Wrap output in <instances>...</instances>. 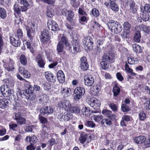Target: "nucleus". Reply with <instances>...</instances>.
<instances>
[{"instance_id":"9d476101","label":"nucleus","mask_w":150,"mask_h":150,"mask_svg":"<svg viewBox=\"0 0 150 150\" xmlns=\"http://www.w3.org/2000/svg\"><path fill=\"white\" fill-rule=\"evenodd\" d=\"M84 81L85 85L88 86H91L94 82L93 77L90 75L85 76L84 77Z\"/></svg>"},{"instance_id":"e2e57ef3","label":"nucleus","mask_w":150,"mask_h":150,"mask_svg":"<svg viewBox=\"0 0 150 150\" xmlns=\"http://www.w3.org/2000/svg\"><path fill=\"white\" fill-rule=\"evenodd\" d=\"M26 149L27 150H35V147L34 146L33 143H31L30 145L27 146Z\"/></svg>"},{"instance_id":"dca6fc26","label":"nucleus","mask_w":150,"mask_h":150,"mask_svg":"<svg viewBox=\"0 0 150 150\" xmlns=\"http://www.w3.org/2000/svg\"><path fill=\"white\" fill-rule=\"evenodd\" d=\"M57 78L59 82L63 83L65 81V77L63 72L62 70H59L57 73Z\"/></svg>"},{"instance_id":"f3484780","label":"nucleus","mask_w":150,"mask_h":150,"mask_svg":"<svg viewBox=\"0 0 150 150\" xmlns=\"http://www.w3.org/2000/svg\"><path fill=\"white\" fill-rule=\"evenodd\" d=\"M58 104L59 107L63 108L65 110L71 108L70 102L67 100H64L61 102L59 103Z\"/></svg>"},{"instance_id":"393cba45","label":"nucleus","mask_w":150,"mask_h":150,"mask_svg":"<svg viewBox=\"0 0 150 150\" xmlns=\"http://www.w3.org/2000/svg\"><path fill=\"white\" fill-rule=\"evenodd\" d=\"M87 137V134L85 133H82L79 138V140L82 144H84L85 142Z\"/></svg>"},{"instance_id":"a878e982","label":"nucleus","mask_w":150,"mask_h":150,"mask_svg":"<svg viewBox=\"0 0 150 150\" xmlns=\"http://www.w3.org/2000/svg\"><path fill=\"white\" fill-rule=\"evenodd\" d=\"M101 86L100 83H99L96 85H93L92 87L91 88V90L93 92L97 93L100 90Z\"/></svg>"},{"instance_id":"338daca9","label":"nucleus","mask_w":150,"mask_h":150,"mask_svg":"<svg viewBox=\"0 0 150 150\" xmlns=\"http://www.w3.org/2000/svg\"><path fill=\"white\" fill-rule=\"evenodd\" d=\"M17 38H22L23 36V33L22 30L20 29H18L17 31Z\"/></svg>"},{"instance_id":"5fc2aeb1","label":"nucleus","mask_w":150,"mask_h":150,"mask_svg":"<svg viewBox=\"0 0 150 150\" xmlns=\"http://www.w3.org/2000/svg\"><path fill=\"white\" fill-rule=\"evenodd\" d=\"M53 11L51 8H47L46 11L47 16L49 17H52L53 15Z\"/></svg>"},{"instance_id":"4d7b16f0","label":"nucleus","mask_w":150,"mask_h":150,"mask_svg":"<svg viewBox=\"0 0 150 150\" xmlns=\"http://www.w3.org/2000/svg\"><path fill=\"white\" fill-rule=\"evenodd\" d=\"M4 43L2 35L0 33V55L1 54L2 50V47L3 46Z\"/></svg>"},{"instance_id":"49530a36","label":"nucleus","mask_w":150,"mask_h":150,"mask_svg":"<svg viewBox=\"0 0 150 150\" xmlns=\"http://www.w3.org/2000/svg\"><path fill=\"white\" fill-rule=\"evenodd\" d=\"M75 90H76L77 91L81 96L83 95L85 93V90L83 87H77L75 88Z\"/></svg>"},{"instance_id":"a18cd8bd","label":"nucleus","mask_w":150,"mask_h":150,"mask_svg":"<svg viewBox=\"0 0 150 150\" xmlns=\"http://www.w3.org/2000/svg\"><path fill=\"white\" fill-rule=\"evenodd\" d=\"M70 110L71 111V112L76 113H79L80 111V110L79 108L77 106L71 107Z\"/></svg>"},{"instance_id":"a211bd4d","label":"nucleus","mask_w":150,"mask_h":150,"mask_svg":"<svg viewBox=\"0 0 150 150\" xmlns=\"http://www.w3.org/2000/svg\"><path fill=\"white\" fill-rule=\"evenodd\" d=\"M36 60L38 63V66L40 68L44 67L45 62L42 58L40 54H38L37 56Z\"/></svg>"},{"instance_id":"052dcab7","label":"nucleus","mask_w":150,"mask_h":150,"mask_svg":"<svg viewBox=\"0 0 150 150\" xmlns=\"http://www.w3.org/2000/svg\"><path fill=\"white\" fill-rule=\"evenodd\" d=\"M38 140L37 137L33 135L30 137V142L31 143L32 142L34 143H35Z\"/></svg>"},{"instance_id":"c756f323","label":"nucleus","mask_w":150,"mask_h":150,"mask_svg":"<svg viewBox=\"0 0 150 150\" xmlns=\"http://www.w3.org/2000/svg\"><path fill=\"white\" fill-rule=\"evenodd\" d=\"M106 61H107L103 59V58H102V61L100 62V64L102 69L103 70L107 69L109 67L108 64Z\"/></svg>"},{"instance_id":"4468645a","label":"nucleus","mask_w":150,"mask_h":150,"mask_svg":"<svg viewBox=\"0 0 150 150\" xmlns=\"http://www.w3.org/2000/svg\"><path fill=\"white\" fill-rule=\"evenodd\" d=\"M127 6H129L130 10L131 12L135 13L137 12L135 3L133 0H128L127 2Z\"/></svg>"},{"instance_id":"20e7f679","label":"nucleus","mask_w":150,"mask_h":150,"mask_svg":"<svg viewBox=\"0 0 150 150\" xmlns=\"http://www.w3.org/2000/svg\"><path fill=\"white\" fill-rule=\"evenodd\" d=\"M84 47L86 50H91L93 47V39L90 37L88 36L84 38L83 41Z\"/></svg>"},{"instance_id":"7c9ffc66","label":"nucleus","mask_w":150,"mask_h":150,"mask_svg":"<svg viewBox=\"0 0 150 150\" xmlns=\"http://www.w3.org/2000/svg\"><path fill=\"white\" fill-rule=\"evenodd\" d=\"M101 124L104 126H105V124L108 126L112 124V121L110 120L107 119L105 118L103 119L101 121Z\"/></svg>"},{"instance_id":"c03bdc74","label":"nucleus","mask_w":150,"mask_h":150,"mask_svg":"<svg viewBox=\"0 0 150 150\" xmlns=\"http://www.w3.org/2000/svg\"><path fill=\"white\" fill-rule=\"evenodd\" d=\"M64 45L62 44L59 42L57 46V51L59 54L63 50L64 48Z\"/></svg>"},{"instance_id":"f704fd0d","label":"nucleus","mask_w":150,"mask_h":150,"mask_svg":"<svg viewBox=\"0 0 150 150\" xmlns=\"http://www.w3.org/2000/svg\"><path fill=\"white\" fill-rule=\"evenodd\" d=\"M14 62L11 59H10L9 61V65L7 68V70L8 71H11L14 69L13 64Z\"/></svg>"},{"instance_id":"f8f14e48","label":"nucleus","mask_w":150,"mask_h":150,"mask_svg":"<svg viewBox=\"0 0 150 150\" xmlns=\"http://www.w3.org/2000/svg\"><path fill=\"white\" fill-rule=\"evenodd\" d=\"M53 112V109L51 107L43 106L40 110V112L42 115H49Z\"/></svg>"},{"instance_id":"ddd939ff","label":"nucleus","mask_w":150,"mask_h":150,"mask_svg":"<svg viewBox=\"0 0 150 150\" xmlns=\"http://www.w3.org/2000/svg\"><path fill=\"white\" fill-rule=\"evenodd\" d=\"M45 76L47 80L50 82L54 83L56 81V77L50 71H46L45 73Z\"/></svg>"},{"instance_id":"bf43d9fd","label":"nucleus","mask_w":150,"mask_h":150,"mask_svg":"<svg viewBox=\"0 0 150 150\" xmlns=\"http://www.w3.org/2000/svg\"><path fill=\"white\" fill-rule=\"evenodd\" d=\"M111 112V111L105 109L103 110H102V113L108 117H109V115H110V113Z\"/></svg>"},{"instance_id":"7ed1b4c3","label":"nucleus","mask_w":150,"mask_h":150,"mask_svg":"<svg viewBox=\"0 0 150 150\" xmlns=\"http://www.w3.org/2000/svg\"><path fill=\"white\" fill-rule=\"evenodd\" d=\"M0 91L1 94L5 97H8L10 96L13 98V91L12 89H11L9 87H5V85H2L0 87Z\"/></svg>"},{"instance_id":"6e6d98bb","label":"nucleus","mask_w":150,"mask_h":150,"mask_svg":"<svg viewBox=\"0 0 150 150\" xmlns=\"http://www.w3.org/2000/svg\"><path fill=\"white\" fill-rule=\"evenodd\" d=\"M29 6L28 3H26V4L23 5L21 6V11L22 12L25 11L27 10L28 7Z\"/></svg>"},{"instance_id":"0eeeda50","label":"nucleus","mask_w":150,"mask_h":150,"mask_svg":"<svg viewBox=\"0 0 150 150\" xmlns=\"http://www.w3.org/2000/svg\"><path fill=\"white\" fill-rule=\"evenodd\" d=\"M100 101L95 98H92L90 99V105L94 110H98L100 106Z\"/></svg>"},{"instance_id":"8fccbe9b","label":"nucleus","mask_w":150,"mask_h":150,"mask_svg":"<svg viewBox=\"0 0 150 150\" xmlns=\"http://www.w3.org/2000/svg\"><path fill=\"white\" fill-rule=\"evenodd\" d=\"M139 116L140 120H143L146 117L145 114L143 111L139 112Z\"/></svg>"},{"instance_id":"2eb2a0df","label":"nucleus","mask_w":150,"mask_h":150,"mask_svg":"<svg viewBox=\"0 0 150 150\" xmlns=\"http://www.w3.org/2000/svg\"><path fill=\"white\" fill-rule=\"evenodd\" d=\"M48 28L52 31H56L59 29V26L57 23L54 21H51L50 23H47Z\"/></svg>"},{"instance_id":"ea45409f","label":"nucleus","mask_w":150,"mask_h":150,"mask_svg":"<svg viewBox=\"0 0 150 150\" xmlns=\"http://www.w3.org/2000/svg\"><path fill=\"white\" fill-rule=\"evenodd\" d=\"M44 52L50 62H51L52 59V55L50 53V51L49 49L45 50Z\"/></svg>"},{"instance_id":"69168bd1","label":"nucleus","mask_w":150,"mask_h":150,"mask_svg":"<svg viewBox=\"0 0 150 150\" xmlns=\"http://www.w3.org/2000/svg\"><path fill=\"white\" fill-rule=\"evenodd\" d=\"M47 102V99L46 98H41L39 99V103L41 105H44Z\"/></svg>"},{"instance_id":"37998d69","label":"nucleus","mask_w":150,"mask_h":150,"mask_svg":"<svg viewBox=\"0 0 150 150\" xmlns=\"http://www.w3.org/2000/svg\"><path fill=\"white\" fill-rule=\"evenodd\" d=\"M13 9L15 12L19 14L21 13V9L18 4L15 3L14 5Z\"/></svg>"},{"instance_id":"864d4df0","label":"nucleus","mask_w":150,"mask_h":150,"mask_svg":"<svg viewBox=\"0 0 150 150\" xmlns=\"http://www.w3.org/2000/svg\"><path fill=\"white\" fill-rule=\"evenodd\" d=\"M108 41L106 40L99 39L97 41V45L100 46L104 44L106 45V43Z\"/></svg>"},{"instance_id":"9b49d317","label":"nucleus","mask_w":150,"mask_h":150,"mask_svg":"<svg viewBox=\"0 0 150 150\" xmlns=\"http://www.w3.org/2000/svg\"><path fill=\"white\" fill-rule=\"evenodd\" d=\"M15 119L17 121L18 124L20 125H24L26 124V120L24 118L21 117L20 113L18 112L15 113Z\"/></svg>"},{"instance_id":"5701e85b","label":"nucleus","mask_w":150,"mask_h":150,"mask_svg":"<svg viewBox=\"0 0 150 150\" xmlns=\"http://www.w3.org/2000/svg\"><path fill=\"white\" fill-rule=\"evenodd\" d=\"M59 42L62 44L63 45H65L67 47H69V45L68 42V39L64 36L63 35L62 36L61 40Z\"/></svg>"},{"instance_id":"473e14b6","label":"nucleus","mask_w":150,"mask_h":150,"mask_svg":"<svg viewBox=\"0 0 150 150\" xmlns=\"http://www.w3.org/2000/svg\"><path fill=\"white\" fill-rule=\"evenodd\" d=\"M112 91L114 96L116 97L119 94L120 91V89L117 86H114Z\"/></svg>"},{"instance_id":"c85d7f7f","label":"nucleus","mask_w":150,"mask_h":150,"mask_svg":"<svg viewBox=\"0 0 150 150\" xmlns=\"http://www.w3.org/2000/svg\"><path fill=\"white\" fill-rule=\"evenodd\" d=\"M141 38L140 33L139 31H137L134 35V41L137 42H139L140 41Z\"/></svg>"},{"instance_id":"6ab92c4d","label":"nucleus","mask_w":150,"mask_h":150,"mask_svg":"<svg viewBox=\"0 0 150 150\" xmlns=\"http://www.w3.org/2000/svg\"><path fill=\"white\" fill-rule=\"evenodd\" d=\"M13 37H10V42L12 45L15 47L20 46L21 44V41L18 38L17 40Z\"/></svg>"},{"instance_id":"bb28decb","label":"nucleus","mask_w":150,"mask_h":150,"mask_svg":"<svg viewBox=\"0 0 150 150\" xmlns=\"http://www.w3.org/2000/svg\"><path fill=\"white\" fill-rule=\"evenodd\" d=\"M132 48L134 51L137 53H140L142 52V49L139 45L135 44L132 45Z\"/></svg>"},{"instance_id":"e433bc0d","label":"nucleus","mask_w":150,"mask_h":150,"mask_svg":"<svg viewBox=\"0 0 150 150\" xmlns=\"http://www.w3.org/2000/svg\"><path fill=\"white\" fill-rule=\"evenodd\" d=\"M19 60L20 62L23 65H26L27 64V59L24 55H21L19 58Z\"/></svg>"},{"instance_id":"4c0bfd02","label":"nucleus","mask_w":150,"mask_h":150,"mask_svg":"<svg viewBox=\"0 0 150 150\" xmlns=\"http://www.w3.org/2000/svg\"><path fill=\"white\" fill-rule=\"evenodd\" d=\"M138 60L136 58L131 57H129L128 58L127 62L130 64H136L137 63Z\"/></svg>"},{"instance_id":"2f4dec72","label":"nucleus","mask_w":150,"mask_h":150,"mask_svg":"<svg viewBox=\"0 0 150 150\" xmlns=\"http://www.w3.org/2000/svg\"><path fill=\"white\" fill-rule=\"evenodd\" d=\"M7 16L6 12V10L3 8H0V17L2 19H4Z\"/></svg>"},{"instance_id":"79ce46f5","label":"nucleus","mask_w":150,"mask_h":150,"mask_svg":"<svg viewBox=\"0 0 150 150\" xmlns=\"http://www.w3.org/2000/svg\"><path fill=\"white\" fill-rule=\"evenodd\" d=\"M125 30H129L131 27V25L128 22H125L123 24Z\"/></svg>"},{"instance_id":"09e8293b","label":"nucleus","mask_w":150,"mask_h":150,"mask_svg":"<svg viewBox=\"0 0 150 150\" xmlns=\"http://www.w3.org/2000/svg\"><path fill=\"white\" fill-rule=\"evenodd\" d=\"M39 120L40 122L42 124H47V119L43 117L41 115H39Z\"/></svg>"},{"instance_id":"3c124183","label":"nucleus","mask_w":150,"mask_h":150,"mask_svg":"<svg viewBox=\"0 0 150 150\" xmlns=\"http://www.w3.org/2000/svg\"><path fill=\"white\" fill-rule=\"evenodd\" d=\"M91 12L93 15L96 17H98L99 15V11L96 8L93 9Z\"/></svg>"},{"instance_id":"774afa93","label":"nucleus","mask_w":150,"mask_h":150,"mask_svg":"<svg viewBox=\"0 0 150 150\" xmlns=\"http://www.w3.org/2000/svg\"><path fill=\"white\" fill-rule=\"evenodd\" d=\"M22 74L23 75L24 77L26 78H29L30 76V73L26 70Z\"/></svg>"},{"instance_id":"b1692460","label":"nucleus","mask_w":150,"mask_h":150,"mask_svg":"<svg viewBox=\"0 0 150 150\" xmlns=\"http://www.w3.org/2000/svg\"><path fill=\"white\" fill-rule=\"evenodd\" d=\"M82 113L84 115L87 117L89 116L91 114L89 108L86 107L83 108L82 109Z\"/></svg>"},{"instance_id":"6e6552de","label":"nucleus","mask_w":150,"mask_h":150,"mask_svg":"<svg viewBox=\"0 0 150 150\" xmlns=\"http://www.w3.org/2000/svg\"><path fill=\"white\" fill-rule=\"evenodd\" d=\"M80 67L83 70H86L89 67V65L87 62L86 58L85 57H82L80 60Z\"/></svg>"},{"instance_id":"de8ad7c7","label":"nucleus","mask_w":150,"mask_h":150,"mask_svg":"<svg viewBox=\"0 0 150 150\" xmlns=\"http://www.w3.org/2000/svg\"><path fill=\"white\" fill-rule=\"evenodd\" d=\"M144 10H143V11L142 10L141 11L142 12H145V13H147L150 12V5L149 4H146L145 6L144 7Z\"/></svg>"},{"instance_id":"f03ea898","label":"nucleus","mask_w":150,"mask_h":150,"mask_svg":"<svg viewBox=\"0 0 150 150\" xmlns=\"http://www.w3.org/2000/svg\"><path fill=\"white\" fill-rule=\"evenodd\" d=\"M107 25L109 29L115 34L119 33L122 30V26L120 23L112 20L109 21L107 23Z\"/></svg>"},{"instance_id":"423d86ee","label":"nucleus","mask_w":150,"mask_h":150,"mask_svg":"<svg viewBox=\"0 0 150 150\" xmlns=\"http://www.w3.org/2000/svg\"><path fill=\"white\" fill-rule=\"evenodd\" d=\"M49 33V32L46 29H44L41 32L40 40L41 42L45 43L49 41L50 39Z\"/></svg>"},{"instance_id":"0e129e2a","label":"nucleus","mask_w":150,"mask_h":150,"mask_svg":"<svg viewBox=\"0 0 150 150\" xmlns=\"http://www.w3.org/2000/svg\"><path fill=\"white\" fill-rule=\"evenodd\" d=\"M33 125H31L26 126L24 129L26 132H32L33 130Z\"/></svg>"},{"instance_id":"1a4fd4ad","label":"nucleus","mask_w":150,"mask_h":150,"mask_svg":"<svg viewBox=\"0 0 150 150\" xmlns=\"http://www.w3.org/2000/svg\"><path fill=\"white\" fill-rule=\"evenodd\" d=\"M103 59L105 60L107 62L113 63L115 62V55L114 53H110L107 54H104L102 56Z\"/></svg>"},{"instance_id":"cd10ccee","label":"nucleus","mask_w":150,"mask_h":150,"mask_svg":"<svg viewBox=\"0 0 150 150\" xmlns=\"http://www.w3.org/2000/svg\"><path fill=\"white\" fill-rule=\"evenodd\" d=\"M68 15L67 20L70 22H72L73 21V18L74 16L73 12L71 10H68Z\"/></svg>"},{"instance_id":"f257e3e1","label":"nucleus","mask_w":150,"mask_h":150,"mask_svg":"<svg viewBox=\"0 0 150 150\" xmlns=\"http://www.w3.org/2000/svg\"><path fill=\"white\" fill-rule=\"evenodd\" d=\"M25 86V88L23 93V94L27 99L35 101L36 96L34 92V90L36 91H39L40 87L37 85H35L34 87H32L31 85L29 84H26Z\"/></svg>"},{"instance_id":"603ef678","label":"nucleus","mask_w":150,"mask_h":150,"mask_svg":"<svg viewBox=\"0 0 150 150\" xmlns=\"http://www.w3.org/2000/svg\"><path fill=\"white\" fill-rule=\"evenodd\" d=\"M121 109L124 112H127L130 110V108L126 104H124L121 106Z\"/></svg>"},{"instance_id":"13d9d810","label":"nucleus","mask_w":150,"mask_h":150,"mask_svg":"<svg viewBox=\"0 0 150 150\" xmlns=\"http://www.w3.org/2000/svg\"><path fill=\"white\" fill-rule=\"evenodd\" d=\"M142 19L144 21H148L149 19V15L148 13L143 14L142 16Z\"/></svg>"},{"instance_id":"a19ab883","label":"nucleus","mask_w":150,"mask_h":150,"mask_svg":"<svg viewBox=\"0 0 150 150\" xmlns=\"http://www.w3.org/2000/svg\"><path fill=\"white\" fill-rule=\"evenodd\" d=\"M103 116L102 115H94L92 118L93 120L96 122H98L101 120H102L103 118Z\"/></svg>"},{"instance_id":"72a5a7b5","label":"nucleus","mask_w":150,"mask_h":150,"mask_svg":"<svg viewBox=\"0 0 150 150\" xmlns=\"http://www.w3.org/2000/svg\"><path fill=\"white\" fill-rule=\"evenodd\" d=\"M6 85L5 87H12L14 86V82L13 80L11 79H6L5 81Z\"/></svg>"},{"instance_id":"412c9836","label":"nucleus","mask_w":150,"mask_h":150,"mask_svg":"<svg viewBox=\"0 0 150 150\" xmlns=\"http://www.w3.org/2000/svg\"><path fill=\"white\" fill-rule=\"evenodd\" d=\"M134 142L137 144H142L146 140V137L144 136H140L135 137L134 138Z\"/></svg>"},{"instance_id":"4be33fe9","label":"nucleus","mask_w":150,"mask_h":150,"mask_svg":"<svg viewBox=\"0 0 150 150\" xmlns=\"http://www.w3.org/2000/svg\"><path fill=\"white\" fill-rule=\"evenodd\" d=\"M109 4L110 8L113 11H117L119 10V7L114 1L110 0Z\"/></svg>"},{"instance_id":"39448f33","label":"nucleus","mask_w":150,"mask_h":150,"mask_svg":"<svg viewBox=\"0 0 150 150\" xmlns=\"http://www.w3.org/2000/svg\"><path fill=\"white\" fill-rule=\"evenodd\" d=\"M72 46L73 47V50H72L71 47L69 46V50L70 52L73 53H75L79 51L80 46L79 43L77 40H73L72 43Z\"/></svg>"},{"instance_id":"aec40b11","label":"nucleus","mask_w":150,"mask_h":150,"mask_svg":"<svg viewBox=\"0 0 150 150\" xmlns=\"http://www.w3.org/2000/svg\"><path fill=\"white\" fill-rule=\"evenodd\" d=\"M27 31V35L30 41H31L33 40V38L34 37V30L32 27H28L26 28Z\"/></svg>"},{"instance_id":"680f3d73","label":"nucleus","mask_w":150,"mask_h":150,"mask_svg":"<svg viewBox=\"0 0 150 150\" xmlns=\"http://www.w3.org/2000/svg\"><path fill=\"white\" fill-rule=\"evenodd\" d=\"M109 106L113 111H115L117 110V108L114 103H111L109 104Z\"/></svg>"},{"instance_id":"c9c22d12","label":"nucleus","mask_w":150,"mask_h":150,"mask_svg":"<svg viewBox=\"0 0 150 150\" xmlns=\"http://www.w3.org/2000/svg\"><path fill=\"white\" fill-rule=\"evenodd\" d=\"M70 91V89L68 88H63L61 90V93L62 94H64V96H68L69 95V92Z\"/></svg>"},{"instance_id":"58836bf2","label":"nucleus","mask_w":150,"mask_h":150,"mask_svg":"<svg viewBox=\"0 0 150 150\" xmlns=\"http://www.w3.org/2000/svg\"><path fill=\"white\" fill-rule=\"evenodd\" d=\"M140 28L146 33H149L150 32V28L144 25H140Z\"/></svg>"}]
</instances>
